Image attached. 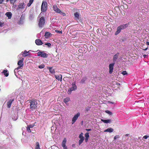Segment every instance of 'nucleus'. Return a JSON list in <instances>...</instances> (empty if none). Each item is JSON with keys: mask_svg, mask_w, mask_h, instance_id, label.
Masks as SVG:
<instances>
[{"mask_svg": "<svg viewBox=\"0 0 149 149\" xmlns=\"http://www.w3.org/2000/svg\"><path fill=\"white\" fill-rule=\"evenodd\" d=\"M66 141L67 140L66 138H64L62 143V146L63 147V148L67 147L66 146Z\"/></svg>", "mask_w": 149, "mask_h": 149, "instance_id": "obj_13", "label": "nucleus"}, {"mask_svg": "<svg viewBox=\"0 0 149 149\" xmlns=\"http://www.w3.org/2000/svg\"><path fill=\"white\" fill-rule=\"evenodd\" d=\"M6 2H8L9 1V0H6Z\"/></svg>", "mask_w": 149, "mask_h": 149, "instance_id": "obj_52", "label": "nucleus"}, {"mask_svg": "<svg viewBox=\"0 0 149 149\" xmlns=\"http://www.w3.org/2000/svg\"><path fill=\"white\" fill-rule=\"evenodd\" d=\"M105 112H106V113L109 114L110 115H111L112 114V112L108 110L106 111Z\"/></svg>", "mask_w": 149, "mask_h": 149, "instance_id": "obj_31", "label": "nucleus"}, {"mask_svg": "<svg viewBox=\"0 0 149 149\" xmlns=\"http://www.w3.org/2000/svg\"><path fill=\"white\" fill-rule=\"evenodd\" d=\"M129 24H123L120 26L118 27L117 29V31L115 33V35H116L119 34L121 31V30L123 29L128 26Z\"/></svg>", "mask_w": 149, "mask_h": 149, "instance_id": "obj_2", "label": "nucleus"}, {"mask_svg": "<svg viewBox=\"0 0 149 149\" xmlns=\"http://www.w3.org/2000/svg\"><path fill=\"white\" fill-rule=\"evenodd\" d=\"M147 56V55H143V56L144 58H146Z\"/></svg>", "mask_w": 149, "mask_h": 149, "instance_id": "obj_48", "label": "nucleus"}, {"mask_svg": "<svg viewBox=\"0 0 149 149\" xmlns=\"http://www.w3.org/2000/svg\"><path fill=\"white\" fill-rule=\"evenodd\" d=\"M101 120L103 122L106 123H110L111 122V120L110 119H101Z\"/></svg>", "mask_w": 149, "mask_h": 149, "instance_id": "obj_22", "label": "nucleus"}, {"mask_svg": "<svg viewBox=\"0 0 149 149\" xmlns=\"http://www.w3.org/2000/svg\"><path fill=\"white\" fill-rule=\"evenodd\" d=\"M80 116V113L79 112L78 113L74 115L72 119V124H73L76 122Z\"/></svg>", "mask_w": 149, "mask_h": 149, "instance_id": "obj_9", "label": "nucleus"}, {"mask_svg": "<svg viewBox=\"0 0 149 149\" xmlns=\"http://www.w3.org/2000/svg\"><path fill=\"white\" fill-rule=\"evenodd\" d=\"M38 56H40L43 58H47L48 54L45 52L44 51H39L37 53Z\"/></svg>", "mask_w": 149, "mask_h": 149, "instance_id": "obj_7", "label": "nucleus"}, {"mask_svg": "<svg viewBox=\"0 0 149 149\" xmlns=\"http://www.w3.org/2000/svg\"><path fill=\"white\" fill-rule=\"evenodd\" d=\"M115 64V63H111L109 65V73L110 74H111L113 72V66Z\"/></svg>", "mask_w": 149, "mask_h": 149, "instance_id": "obj_11", "label": "nucleus"}, {"mask_svg": "<svg viewBox=\"0 0 149 149\" xmlns=\"http://www.w3.org/2000/svg\"><path fill=\"white\" fill-rule=\"evenodd\" d=\"M45 45L47 46L48 47H50L51 45V44L49 43H46L45 44Z\"/></svg>", "mask_w": 149, "mask_h": 149, "instance_id": "obj_36", "label": "nucleus"}, {"mask_svg": "<svg viewBox=\"0 0 149 149\" xmlns=\"http://www.w3.org/2000/svg\"><path fill=\"white\" fill-rule=\"evenodd\" d=\"M43 13L41 12L38 16V18H40L39 19L38 25L40 27H42L44 25L45 23V17L42 16Z\"/></svg>", "mask_w": 149, "mask_h": 149, "instance_id": "obj_1", "label": "nucleus"}, {"mask_svg": "<svg viewBox=\"0 0 149 149\" xmlns=\"http://www.w3.org/2000/svg\"><path fill=\"white\" fill-rule=\"evenodd\" d=\"M83 133L81 132L79 135V138L80 139L79 142V145H80L81 144L84 140V137L83 136Z\"/></svg>", "mask_w": 149, "mask_h": 149, "instance_id": "obj_10", "label": "nucleus"}, {"mask_svg": "<svg viewBox=\"0 0 149 149\" xmlns=\"http://www.w3.org/2000/svg\"><path fill=\"white\" fill-rule=\"evenodd\" d=\"M17 119V116H14L13 117V119L14 120H16Z\"/></svg>", "mask_w": 149, "mask_h": 149, "instance_id": "obj_39", "label": "nucleus"}, {"mask_svg": "<svg viewBox=\"0 0 149 149\" xmlns=\"http://www.w3.org/2000/svg\"><path fill=\"white\" fill-rule=\"evenodd\" d=\"M35 43L38 45H41L42 44V42L40 40L37 39L35 40Z\"/></svg>", "mask_w": 149, "mask_h": 149, "instance_id": "obj_15", "label": "nucleus"}, {"mask_svg": "<svg viewBox=\"0 0 149 149\" xmlns=\"http://www.w3.org/2000/svg\"><path fill=\"white\" fill-rule=\"evenodd\" d=\"M52 36V34L49 32H46L45 33V36L46 38H48Z\"/></svg>", "mask_w": 149, "mask_h": 149, "instance_id": "obj_19", "label": "nucleus"}, {"mask_svg": "<svg viewBox=\"0 0 149 149\" xmlns=\"http://www.w3.org/2000/svg\"><path fill=\"white\" fill-rule=\"evenodd\" d=\"M34 0H30L29 2L27 4V6L28 7H29L32 3L33 1Z\"/></svg>", "mask_w": 149, "mask_h": 149, "instance_id": "obj_28", "label": "nucleus"}, {"mask_svg": "<svg viewBox=\"0 0 149 149\" xmlns=\"http://www.w3.org/2000/svg\"><path fill=\"white\" fill-rule=\"evenodd\" d=\"M55 78L58 80L61 81L62 78V75H55Z\"/></svg>", "mask_w": 149, "mask_h": 149, "instance_id": "obj_17", "label": "nucleus"}, {"mask_svg": "<svg viewBox=\"0 0 149 149\" xmlns=\"http://www.w3.org/2000/svg\"><path fill=\"white\" fill-rule=\"evenodd\" d=\"M44 67L45 65L43 64L41 65L38 66L39 68L41 69L43 68H44Z\"/></svg>", "mask_w": 149, "mask_h": 149, "instance_id": "obj_33", "label": "nucleus"}, {"mask_svg": "<svg viewBox=\"0 0 149 149\" xmlns=\"http://www.w3.org/2000/svg\"><path fill=\"white\" fill-rule=\"evenodd\" d=\"M110 103H112V104H113V102H109Z\"/></svg>", "mask_w": 149, "mask_h": 149, "instance_id": "obj_53", "label": "nucleus"}, {"mask_svg": "<svg viewBox=\"0 0 149 149\" xmlns=\"http://www.w3.org/2000/svg\"><path fill=\"white\" fill-rule=\"evenodd\" d=\"M25 5L24 3H20L18 6V8L19 9H22L24 8Z\"/></svg>", "mask_w": 149, "mask_h": 149, "instance_id": "obj_14", "label": "nucleus"}, {"mask_svg": "<svg viewBox=\"0 0 149 149\" xmlns=\"http://www.w3.org/2000/svg\"><path fill=\"white\" fill-rule=\"evenodd\" d=\"M47 3L43 1L41 6V10L42 12H45L47 10Z\"/></svg>", "mask_w": 149, "mask_h": 149, "instance_id": "obj_8", "label": "nucleus"}, {"mask_svg": "<svg viewBox=\"0 0 149 149\" xmlns=\"http://www.w3.org/2000/svg\"><path fill=\"white\" fill-rule=\"evenodd\" d=\"M14 101L13 99H11L8 100L7 102V105L8 108H10L13 102Z\"/></svg>", "mask_w": 149, "mask_h": 149, "instance_id": "obj_12", "label": "nucleus"}, {"mask_svg": "<svg viewBox=\"0 0 149 149\" xmlns=\"http://www.w3.org/2000/svg\"><path fill=\"white\" fill-rule=\"evenodd\" d=\"M118 136L116 135L114 136V139H116L117 138H118Z\"/></svg>", "mask_w": 149, "mask_h": 149, "instance_id": "obj_41", "label": "nucleus"}, {"mask_svg": "<svg viewBox=\"0 0 149 149\" xmlns=\"http://www.w3.org/2000/svg\"><path fill=\"white\" fill-rule=\"evenodd\" d=\"M146 44L147 45H149V42H147V43H146Z\"/></svg>", "mask_w": 149, "mask_h": 149, "instance_id": "obj_50", "label": "nucleus"}, {"mask_svg": "<svg viewBox=\"0 0 149 149\" xmlns=\"http://www.w3.org/2000/svg\"><path fill=\"white\" fill-rule=\"evenodd\" d=\"M147 49H148V47H147L145 49H143V50L145 51H146Z\"/></svg>", "mask_w": 149, "mask_h": 149, "instance_id": "obj_47", "label": "nucleus"}, {"mask_svg": "<svg viewBox=\"0 0 149 149\" xmlns=\"http://www.w3.org/2000/svg\"><path fill=\"white\" fill-rule=\"evenodd\" d=\"M88 138H85V141L86 142H87L88 141Z\"/></svg>", "mask_w": 149, "mask_h": 149, "instance_id": "obj_44", "label": "nucleus"}, {"mask_svg": "<svg viewBox=\"0 0 149 149\" xmlns=\"http://www.w3.org/2000/svg\"><path fill=\"white\" fill-rule=\"evenodd\" d=\"M17 0H10V1L11 3L13 4Z\"/></svg>", "mask_w": 149, "mask_h": 149, "instance_id": "obj_34", "label": "nucleus"}, {"mask_svg": "<svg viewBox=\"0 0 149 149\" xmlns=\"http://www.w3.org/2000/svg\"><path fill=\"white\" fill-rule=\"evenodd\" d=\"M24 60V59L23 58L22 59L19 61L17 63V64L18 65H19V66L15 70V73L19 69H22V68L23 66V62Z\"/></svg>", "mask_w": 149, "mask_h": 149, "instance_id": "obj_4", "label": "nucleus"}, {"mask_svg": "<svg viewBox=\"0 0 149 149\" xmlns=\"http://www.w3.org/2000/svg\"><path fill=\"white\" fill-rule=\"evenodd\" d=\"M7 70H4L3 71L2 73H3L4 74V75L6 76V77H8V73H7Z\"/></svg>", "mask_w": 149, "mask_h": 149, "instance_id": "obj_25", "label": "nucleus"}, {"mask_svg": "<svg viewBox=\"0 0 149 149\" xmlns=\"http://www.w3.org/2000/svg\"><path fill=\"white\" fill-rule=\"evenodd\" d=\"M28 126L30 128H32L34 127V125H28Z\"/></svg>", "mask_w": 149, "mask_h": 149, "instance_id": "obj_40", "label": "nucleus"}, {"mask_svg": "<svg viewBox=\"0 0 149 149\" xmlns=\"http://www.w3.org/2000/svg\"><path fill=\"white\" fill-rule=\"evenodd\" d=\"M4 23L0 22V27H2L3 26Z\"/></svg>", "mask_w": 149, "mask_h": 149, "instance_id": "obj_37", "label": "nucleus"}, {"mask_svg": "<svg viewBox=\"0 0 149 149\" xmlns=\"http://www.w3.org/2000/svg\"><path fill=\"white\" fill-rule=\"evenodd\" d=\"M29 52H27L26 50H25L23 52L22 54V56L24 57H26L29 55L28 53Z\"/></svg>", "mask_w": 149, "mask_h": 149, "instance_id": "obj_23", "label": "nucleus"}, {"mask_svg": "<svg viewBox=\"0 0 149 149\" xmlns=\"http://www.w3.org/2000/svg\"><path fill=\"white\" fill-rule=\"evenodd\" d=\"M30 128L28 126H27V130L29 132H31V131L30 130Z\"/></svg>", "mask_w": 149, "mask_h": 149, "instance_id": "obj_35", "label": "nucleus"}, {"mask_svg": "<svg viewBox=\"0 0 149 149\" xmlns=\"http://www.w3.org/2000/svg\"><path fill=\"white\" fill-rule=\"evenodd\" d=\"M29 18L30 19H31L33 18V17L31 15H30L29 16Z\"/></svg>", "mask_w": 149, "mask_h": 149, "instance_id": "obj_46", "label": "nucleus"}, {"mask_svg": "<svg viewBox=\"0 0 149 149\" xmlns=\"http://www.w3.org/2000/svg\"><path fill=\"white\" fill-rule=\"evenodd\" d=\"M54 10L56 13H59L63 16L65 15V14L64 13L62 12L60 9H58L56 6H53Z\"/></svg>", "mask_w": 149, "mask_h": 149, "instance_id": "obj_6", "label": "nucleus"}, {"mask_svg": "<svg viewBox=\"0 0 149 149\" xmlns=\"http://www.w3.org/2000/svg\"><path fill=\"white\" fill-rule=\"evenodd\" d=\"M5 15L8 17V19H10L11 18L12 14L10 12H7L6 13Z\"/></svg>", "mask_w": 149, "mask_h": 149, "instance_id": "obj_20", "label": "nucleus"}, {"mask_svg": "<svg viewBox=\"0 0 149 149\" xmlns=\"http://www.w3.org/2000/svg\"><path fill=\"white\" fill-rule=\"evenodd\" d=\"M89 108L86 109V110L87 111H88L89 110Z\"/></svg>", "mask_w": 149, "mask_h": 149, "instance_id": "obj_49", "label": "nucleus"}, {"mask_svg": "<svg viewBox=\"0 0 149 149\" xmlns=\"http://www.w3.org/2000/svg\"><path fill=\"white\" fill-rule=\"evenodd\" d=\"M4 0H0V4H1L3 2Z\"/></svg>", "mask_w": 149, "mask_h": 149, "instance_id": "obj_45", "label": "nucleus"}, {"mask_svg": "<svg viewBox=\"0 0 149 149\" xmlns=\"http://www.w3.org/2000/svg\"><path fill=\"white\" fill-rule=\"evenodd\" d=\"M89 133H87L85 134V138H88L89 137Z\"/></svg>", "mask_w": 149, "mask_h": 149, "instance_id": "obj_30", "label": "nucleus"}, {"mask_svg": "<svg viewBox=\"0 0 149 149\" xmlns=\"http://www.w3.org/2000/svg\"><path fill=\"white\" fill-rule=\"evenodd\" d=\"M29 102L30 103V108L31 110H33L36 108L38 104L36 101L35 100H30Z\"/></svg>", "mask_w": 149, "mask_h": 149, "instance_id": "obj_3", "label": "nucleus"}, {"mask_svg": "<svg viewBox=\"0 0 149 149\" xmlns=\"http://www.w3.org/2000/svg\"><path fill=\"white\" fill-rule=\"evenodd\" d=\"M113 129L112 128H111V127H109L107 129L105 130L104 131V132H109L110 133H111V132H113Z\"/></svg>", "mask_w": 149, "mask_h": 149, "instance_id": "obj_18", "label": "nucleus"}, {"mask_svg": "<svg viewBox=\"0 0 149 149\" xmlns=\"http://www.w3.org/2000/svg\"><path fill=\"white\" fill-rule=\"evenodd\" d=\"M139 139H140V137H139Z\"/></svg>", "mask_w": 149, "mask_h": 149, "instance_id": "obj_54", "label": "nucleus"}, {"mask_svg": "<svg viewBox=\"0 0 149 149\" xmlns=\"http://www.w3.org/2000/svg\"><path fill=\"white\" fill-rule=\"evenodd\" d=\"M119 54V53H118L114 55L113 58V62H115L116 61L118 58Z\"/></svg>", "mask_w": 149, "mask_h": 149, "instance_id": "obj_16", "label": "nucleus"}, {"mask_svg": "<svg viewBox=\"0 0 149 149\" xmlns=\"http://www.w3.org/2000/svg\"><path fill=\"white\" fill-rule=\"evenodd\" d=\"M74 19L77 20L79 19V14L77 12H76L74 14Z\"/></svg>", "mask_w": 149, "mask_h": 149, "instance_id": "obj_24", "label": "nucleus"}, {"mask_svg": "<svg viewBox=\"0 0 149 149\" xmlns=\"http://www.w3.org/2000/svg\"><path fill=\"white\" fill-rule=\"evenodd\" d=\"M92 130L91 129H86V130L87 131H90Z\"/></svg>", "mask_w": 149, "mask_h": 149, "instance_id": "obj_43", "label": "nucleus"}, {"mask_svg": "<svg viewBox=\"0 0 149 149\" xmlns=\"http://www.w3.org/2000/svg\"><path fill=\"white\" fill-rule=\"evenodd\" d=\"M70 100V98L69 97H67L65 98H64L63 100V102L65 104L68 105V102Z\"/></svg>", "mask_w": 149, "mask_h": 149, "instance_id": "obj_21", "label": "nucleus"}, {"mask_svg": "<svg viewBox=\"0 0 149 149\" xmlns=\"http://www.w3.org/2000/svg\"><path fill=\"white\" fill-rule=\"evenodd\" d=\"M36 149H40V145L39 144V143L38 142H36Z\"/></svg>", "mask_w": 149, "mask_h": 149, "instance_id": "obj_27", "label": "nucleus"}, {"mask_svg": "<svg viewBox=\"0 0 149 149\" xmlns=\"http://www.w3.org/2000/svg\"><path fill=\"white\" fill-rule=\"evenodd\" d=\"M86 77L83 78L80 81V83L82 84L84 83L86 80Z\"/></svg>", "mask_w": 149, "mask_h": 149, "instance_id": "obj_29", "label": "nucleus"}, {"mask_svg": "<svg viewBox=\"0 0 149 149\" xmlns=\"http://www.w3.org/2000/svg\"><path fill=\"white\" fill-rule=\"evenodd\" d=\"M72 87L70 88L68 90V94H70L72 91L75 90L77 88V87L74 83L72 84Z\"/></svg>", "mask_w": 149, "mask_h": 149, "instance_id": "obj_5", "label": "nucleus"}, {"mask_svg": "<svg viewBox=\"0 0 149 149\" xmlns=\"http://www.w3.org/2000/svg\"><path fill=\"white\" fill-rule=\"evenodd\" d=\"M122 74L123 75H125L127 74V72H126V71H123L122 72Z\"/></svg>", "mask_w": 149, "mask_h": 149, "instance_id": "obj_38", "label": "nucleus"}, {"mask_svg": "<svg viewBox=\"0 0 149 149\" xmlns=\"http://www.w3.org/2000/svg\"><path fill=\"white\" fill-rule=\"evenodd\" d=\"M63 148V149H68L67 147L65 148Z\"/></svg>", "mask_w": 149, "mask_h": 149, "instance_id": "obj_51", "label": "nucleus"}, {"mask_svg": "<svg viewBox=\"0 0 149 149\" xmlns=\"http://www.w3.org/2000/svg\"><path fill=\"white\" fill-rule=\"evenodd\" d=\"M149 137V136L148 135L144 136L143 137L142 140H144V139H147L148 137Z\"/></svg>", "mask_w": 149, "mask_h": 149, "instance_id": "obj_32", "label": "nucleus"}, {"mask_svg": "<svg viewBox=\"0 0 149 149\" xmlns=\"http://www.w3.org/2000/svg\"><path fill=\"white\" fill-rule=\"evenodd\" d=\"M56 32H57V33H62V31H58V30H57V31H56Z\"/></svg>", "mask_w": 149, "mask_h": 149, "instance_id": "obj_42", "label": "nucleus"}, {"mask_svg": "<svg viewBox=\"0 0 149 149\" xmlns=\"http://www.w3.org/2000/svg\"><path fill=\"white\" fill-rule=\"evenodd\" d=\"M48 68L50 72L52 73H54L55 72L54 70V69L52 68L49 67Z\"/></svg>", "mask_w": 149, "mask_h": 149, "instance_id": "obj_26", "label": "nucleus"}]
</instances>
